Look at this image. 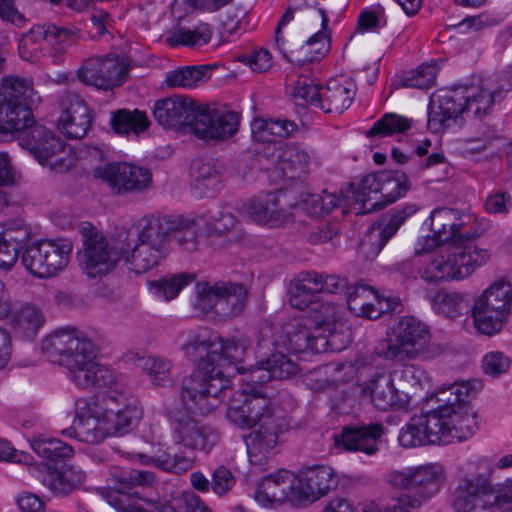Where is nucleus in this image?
Here are the masks:
<instances>
[{
  "label": "nucleus",
  "mask_w": 512,
  "mask_h": 512,
  "mask_svg": "<svg viewBox=\"0 0 512 512\" xmlns=\"http://www.w3.org/2000/svg\"><path fill=\"white\" fill-rule=\"evenodd\" d=\"M469 382L443 385L428 394L421 415L402 428L398 440L402 448L451 445L470 438L475 431V414L469 413Z\"/></svg>",
  "instance_id": "1"
},
{
  "label": "nucleus",
  "mask_w": 512,
  "mask_h": 512,
  "mask_svg": "<svg viewBox=\"0 0 512 512\" xmlns=\"http://www.w3.org/2000/svg\"><path fill=\"white\" fill-rule=\"evenodd\" d=\"M427 221H430L431 231L439 234L440 239L452 242L420 267L419 275L425 282L463 280L489 261V251L474 242L484 229L476 225L471 216L441 207L434 209Z\"/></svg>",
  "instance_id": "2"
},
{
  "label": "nucleus",
  "mask_w": 512,
  "mask_h": 512,
  "mask_svg": "<svg viewBox=\"0 0 512 512\" xmlns=\"http://www.w3.org/2000/svg\"><path fill=\"white\" fill-rule=\"evenodd\" d=\"M338 486L336 470L327 464H305L297 469L279 468L261 477L253 499L265 510L285 505L302 509L327 496Z\"/></svg>",
  "instance_id": "3"
},
{
  "label": "nucleus",
  "mask_w": 512,
  "mask_h": 512,
  "mask_svg": "<svg viewBox=\"0 0 512 512\" xmlns=\"http://www.w3.org/2000/svg\"><path fill=\"white\" fill-rule=\"evenodd\" d=\"M42 351L53 363L65 367L79 388H96V393L120 395L125 391L116 372L96 361L93 342L75 328L59 329L42 341Z\"/></svg>",
  "instance_id": "4"
},
{
  "label": "nucleus",
  "mask_w": 512,
  "mask_h": 512,
  "mask_svg": "<svg viewBox=\"0 0 512 512\" xmlns=\"http://www.w3.org/2000/svg\"><path fill=\"white\" fill-rule=\"evenodd\" d=\"M141 417V408L126 392L120 395L95 393L88 401H77L73 425L62 434L98 445L108 436L129 432Z\"/></svg>",
  "instance_id": "5"
},
{
  "label": "nucleus",
  "mask_w": 512,
  "mask_h": 512,
  "mask_svg": "<svg viewBox=\"0 0 512 512\" xmlns=\"http://www.w3.org/2000/svg\"><path fill=\"white\" fill-rule=\"evenodd\" d=\"M244 399L240 404H231L227 409L228 419L241 428H252L260 424V429L243 436L247 448H274L282 444L276 422L282 418L280 410L266 396L265 386L251 382L252 390L246 391L249 379H241Z\"/></svg>",
  "instance_id": "6"
},
{
  "label": "nucleus",
  "mask_w": 512,
  "mask_h": 512,
  "mask_svg": "<svg viewBox=\"0 0 512 512\" xmlns=\"http://www.w3.org/2000/svg\"><path fill=\"white\" fill-rule=\"evenodd\" d=\"M154 474L147 471L131 470L118 479L117 492H103L107 503L117 512H212L193 492L184 491L166 506L153 498L140 496L138 492L129 494L126 490L151 486Z\"/></svg>",
  "instance_id": "7"
},
{
  "label": "nucleus",
  "mask_w": 512,
  "mask_h": 512,
  "mask_svg": "<svg viewBox=\"0 0 512 512\" xmlns=\"http://www.w3.org/2000/svg\"><path fill=\"white\" fill-rule=\"evenodd\" d=\"M501 97L502 91L474 87L433 94L427 109L428 129L441 133L463 113L481 118L492 111Z\"/></svg>",
  "instance_id": "8"
},
{
  "label": "nucleus",
  "mask_w": 512,
  "mask_h": 512,
  "mask_svg": "<svg viewBox=\"0 0 512 512\" xmlns=\"http://www.w3.org/2000/svg\"><path fill=\"white\" fill-rule=\"evenodd\" d=\"M0 462L21 464L42 473L43 485L55 496H66L82 487L86 475L71 465L59 450H0Z\"/></svg>",
  "instance_id": "9"
},
{
  "label": "nucleus",
  "mask_w": 512,
  "mask_h": 512,
  "mask_svg": "<svg viewBox=\"0 0 512 512\" xmlns=\"http://www.w3.org/2000/svg\"><path fill=\"white\" fill-rule=\"evenodd\" d=\"M206 361L196 365L181 382V402L194 415H207L221 405L231 389L225 371L211 368Z\"/></svg>",
  "instance_id": "10"
},
{
  "label": "nucleus",
  "mask_w": 512,
  "mask_h": 512,
  "mask_svg": "<svg viewBox=\"0 0 512 512\" xmlns=\"http://www.w3.org/2000/svg\"><path fill=\"white\" fill-rule=\"evenodd\" d=\"M40 102L31 77L11 74L0 84V129L14 133L34 123L32 106Z\"/></svg>",
  "instance_id": "11"
},
{
  "label": "nucleus",
  "mask_w": 512,
  "mask_h": 512,
  "mask_svg": "<svg viewBox=\"0 0 512 512\" xmlns=\"http://www.w3.org/2000/svg\"><path fill=\"white\" fill-rule=\"evenodd\" d=\"M409 182L401 172H379L364 176L358 184L351 183L346 198L359 204L356 214H368L395 202L409 190Z\"/></svg>",
  "instance_id": "12"
},
{
  "label": "nucleus",
  "mask_w": 512,
  "mask_h": 512,
  "mask_svg": "<svg viewBox=\"0 0 512 512\" xmlns=\"http://www.w3.org/2000/svg\"><path fill=\"white\" fill-rule=\"evenodd\" d=\"M195 309L203 314L213 313L221 319L238 316L245 308L247 288L231 281L197 282L195 285Z\"/></svg>",
  "instance_id": "13"
},
{
  "label": "nucleus",
  "mask_w": 512,
  "mask_h": 512,
  "mask_svg": "<svg viewBox=\"0 0 512 512\" xmlns=\"http://www.w3.org/2000/svg\"><path fill=\"white\" fill-rule=\"evenodd\" d=\"M73 244L66 238H46L26 245L20 261L26 271L38 279L58 275L70 262Z\"/></svg>",
  "instance_id": "14"
},
{
  "label": "nucleus",
  "mask_w": 512,
  "mask_h": 512,
  "mask_svg": "<svg viewBox=\"0 0 512 512\" xmlns=\"http://www.w3.org/2000/svg\"><path fill=\"white\" fill-rule=\"evenodd\" d=\"M446 470L440 463H427L396 471L389 475L388 482L396 487H410L414 493L406 496L408 508L417 509L437 496L445 485Z\"/></svg>",
  "instance_id": "15"
},
{
  "label": "nucleus",
  "mask_w": 512,
  "mask_h": 512,
  "mask_svg": "<svg viewBox=\"0 0 512 512\" xmlns=\"http://www.w3.org/2000/svg\"><path fill=\"white\" fill-rule=\"evenodd\" d=\"M76 41V34L53 23L32 26L18 42L20 57L28 62H36L41 57L58 59Z\"/></svg>",
  "instance_id": "16"
},
{
  "label": "nucleus",
  "mask_w": 512,
  "mask_h": 512,
  "mask_svg": "<svg viewBox=\"0 0 512 512\" xmlns=\"http://www.w3.org/2000/svg\"><path fill=\"white\" fill-rule=\"evenodd\" d=\"M511 306V285L503 281L493 283L474 303L472 317L477 331L487 336L499 333L508 321Z\"/></svg>",
  "instance_id": "17"
},
{
  "label": "nucleus",
  "mask_w": 512,
  "mask_h": 512,
  "mask_svg": "<svg viewBox=\"0 0 512 512\" xmlns=\"http://www.w3.org/2000/svg\"><path fill=\"white\" fill-rule=\"evenodd\" d=\"M431 339L429 327L414 316L401 317L392 328V336L379 352L388 360L414 359L424 353Z\"/></svg>",
  "instance_id": "18"
},
{
  "label": "nucleus",
  "mask_w": 512,
  "mask_h": 512,
  "mask_svg": "<svg viewBox=\"0 0 512 512\" xmlns=\"http://www.w3.org/2000/svg\"><path fill=\"white\" fill-rule=\"evenodd\" d=\"M83 241V252L80 255V263L91 277H100L110 272L120 259L119 238L113 247L90 223H83L80 228Z\"/></svg>",
  "instance_id": "19"
},
{
  "label": "nucleus",
  "mask_w": 512,
  "mask_h": 512,
  "mask_svg": "<svg viewBox=\"0 0 512 512\" xmlns=\"http://www.w3.org/2000/svg\"><path fill=\"white\" fill-rule=\"evenodd\" d=\"M129 65L116 54L91 56L77 69L78 80L98 90L108 91L121 86L127 78Z\"/></svg>",
  "instance_id": "20"
},
{
  "label": "nucleus",
  "mask_w": 512,
  "mask_h": 512,
  "mask_svg": "<svg viewBox=\"0 0 512 512\" xmlns=\"http://www.w3.org/2000/svg\"><path fill=\"white\" fill-rule=\"evenodd\" d=\"M93 175L119 196L144 192L152 184V173L148 168L127 162L107 163L96 168Z\"/></svg>",
  "instance_id": "21"
},
{
  "label": "nucleus",
  "mask_w": 512,
  "mask_h": 512,
  "mask_svg": "<svg viewBox=\"0 0 512 512\" xmlns=\"http://www.w3.org/2000/svg\"><path fill=\"white\" fill-rule=\"evenodd\" d=\"M14 133H21L20 145L41 165H49L51 169L65 166L64 158L61 156L65 153V144L53 131L34 122L27 129Z\"/></svg>",
  "instance_id": "22"
},
{
  "label": "nucleus",
  "mask_w": 512,
  "mask_h": 512,
  "mask_svg": "<svg viewBox=\"0 0 512 512\" xmlns=\"http://www.w3.org/2000/svg\"><path fill=\"white\" fill-rule=\"evenodd\" d=\"M240 115L231 110L221 111L200 104L193 135L204 141H226L239 129Z\"/></svg>",
  "instance_id": "23"
},
{
  "label": "nucleus",
  "mask_w": 512,
  "mask_h": 512,
  "mask_svg": "<svg viewBox=\"0 0 512 512\" xmlns=\"http://www.w3.org/2000/svg\"><path fill=\"white\" fill-rule=\"evenodd\" d=\"M418 208L414 204L398 206L383 214L372 226V231L365 235L361 249L367 254L377 256L387 242L397 233L400 226L412 215Z\"/></svg>",
  "instance_id": "24"
},
{
  "label": "nucleus",
  "mask_w": 512,
  "mask_h": 512,
  "mask_svg": "<svg viewBox=\"0 0 512 512\" xmlns=\"http://www.w3.org/2000/svg\"><path fill=\"white\" fill-rule=\"evenodd\" d=\"M201 103L185 97H169L158 100L154 106L157 122L169 128H188L193 134V124Z\"/></svg>",
  "instance_id": "25"
},
{
  "label": "nucleus",
  "mask_w": 512,
  "mask_h": 512,
  "mask_svg": "<svg viewBox=\"0 0 512 512\" xmlns=\"http://www.w3.org/2000/svg\"><path fill=\"white\" fill-rule=\"evenodd\" d=\"M497 499L485 477L464 478L453 494L452 506L455 512H472L485 509Z\"/></svg>",
  "instance_id": "26"
},
{
  "label": "nucleus",
  "mask_w": 512,
  "mask_h": 512,
  "mask_svg": "<svg viewBox=\"0 0 512 512\" xmlns=\"http://www.w3.org/2000/svg\"><path fill=\"white\" fill-rule=\"evenodd\" d=\"M120 258L136 274H142L156 267L166 255L141 242L129 232L119 233Z\"/></svg>",
  "instance_id": "27"
},
{
  "label": "nucleus",
  "mask_w": 512,
  "mask_h": 512,
  "mask_svg": "<svg viewBox=\"0 0 512 512\" xmlns=\"http://www.w3.org/2000/svg\"><path fill=\"white\" fill-rule=\"evenodd\" d=\"M283 195L282 191L259 193L245 205V212L259 224L280 226L291 215V206L284 207L281 203Z\"/></svg>",
  "instance_id": "28"
},
{
  "label": "nucleus",
  "mask_w": 512,
  "mask_h": 512,
  "mask_svg": "<svg viewBox=\"0 0 512 512\" xmlns=\"http://www.w3.org/2000/svg\"><path fill=\"white\" fill-rule=\"evenodd\" d=\"M63 107L58 119L59 129L71 139L83 138L92 124V116L85 101L77 94H67L61 102Z\"/></svg>",
  "instance_id": "29"
},
{
  "label": "nucleus",
  "mask_w": 512,
  "mask_h": 512,
  "mask_svg": "<svg viewBox=\"0 0 512 512\" xmlns=\"http://www.w3.org/2000/svg\"><path fill=\"white\" fill-rule=\"evenodd\" d=\"M299 372L298 364L287 355L276 352L270 357L261 358L258 366L252 368L245 377L249 379L246 391H252L251 382L263 385L272 379L284 380L295 376ZM255 390H253L254 392Z\"/></svg>",
  "instance_id": "30"
},
{
  "label": "nucleus",
  "mask_w": 512,
  "mask_h": 512,
  "mask_svg": "<svg viewBox=\"0 0 512 512\" xmlns=\"http://www.w3.org/2000/svg\"><path fill=\"white\" fill-rule=\"evenodd\" d=\"M366 390L370 392L374 406L384 411L389 408H406L411 400L409 391L395 386V380L391 374H379L372 378Z\"/></svg>",
  "instance_id": "31"
},
{
  "label": "nucleus",
  "mask_w": 512,
  "mask_h": 512,
  "mask_svg": "<svg viewBox=\"0 0 512 512\" xmlns=\"http://www.w3.org/2000/svg\"><path fill=\"white\" fill-rule=\"evenodd\" d=\"M347 305L355 316L368 319H376L390 309L387 299L381 298L374 288L364 284L349 288Z\"/></svg>",
  "instance_id": "32"
},
{
  "label": "nucleus",
  "mask_w": 512,
  "mask_h": 512,
  "mask_svg": "<svg viewBox=\"0 0 512 512\" xmlns=\"http://www.w3.org/2000/svg\"><path fill=\"white\" fill-rule=\"evenodd\" d=\"M172 439L174 445L184 448H213L219 435L211 428L199 427L191 418H184L173 424Z\"/></svg>",
  "instance_id": "33"
},
{
  "label": "nucleus",
  "mask_w": 512,
  "mask_h": 512,
  "mask_svg": "<svg viewBox=\"0 0 512 512\" xmlns=\"http://www.w3.org/2000/svg\"><path fill=\"white\" fill-rule=\"evenodd\" d=\"M385 428L380 423L344 426L339 434H334L336 448H376Z\"/></svg>",
  "instance_id": "34"
},
{
  "label": "nucleus",
  "mask_w": 512,
  "mask_h": 512,
  "mask_svg": "<svg viewBox=\"0 0 512 512\" xmlns=\"http://www.w3.org/2000/svg\"><path fill=\"white\" fill-rule=\"evenodd\" d=\"M249 347L250 342L246 336H233L225 340L215 335L211 350L215 358L214 365L223 371L234 365L235 369L242 373L244 368L237 367V364L245 359Z\"/></svg>",
  "instance_id": "35"
},
{
  "label": "nucleus",
  "mask_w": 512,
  "mask_h": 512,
  "mask_svg": "<svg viewBox=\"0 0 512 512\" xmlns=\"http://www.w3.org/2000/svg\"><path fill=\"white\" fill-rule=\"evenodd\" d=\"M357 87L352 79L338 77L330 79L322 91V110L341 114L353 103Z\"/></svg>",
  "instance_id": "36"
},
{
  "label": "nucleus",
  "mask_w": 512,
  "mask_h": 512,
  "mask_svg": "<svg viewBox=\"0 0 512 512\" xmlns=\"http://www.w3.org/2000/svg\"><path fill=\"white\" fill-rule=\"evenodd\" d=\"M213 34V26L207 22L199 21L190 26L179 22L168 31L165 41L172 48L178 46L202 47L211 41Z\"/></svg>",
  "instance_id": "37"
},
{
  "label": "nucleus",
  "mask_w": 512,
  "mask_h": 512,
  "mask_svg": "<svg viewBox=\"0 0 512 512\" xmlns=\"http://www.w3.org/2000/svg\"><path fill=\"white\" fill-rule=\"evenodd\" d=\"M173 216L151 215L145 225L134 237L141 242L167 255L171 244Z\"/></svg>",
  "instance_id": "38"
},
{
  "label": "nucleus",
  "mask_w": 512,
  "mask_h": 512,
  "mask_svg": "<svg viewBox=\"0 0 512 512\" xmlns=\"http://www.w3.org/2000/svg\"><path fill=\"white\" fill-rule=\"evenodd\" d=\"M138 457L142 464L169 472L187 471L195 461L193 450H149V453H141Z\"/></svg>",
  "instance_id": "39"
},
{
  "label": "nucleus",
  "mask_w": 512,
  "mask_h": 512,
  "mask_svg": "<svg viewBox=\"0 0 512 512\" xmlns=\"http://www.w3.org/2000/svg\"><path fill=\"white\" fill-rule=\"evenodd\" d=\"M214 340L215 335H208L202 330L184 331L178 337L179 347L189 359L197 361V364L203 360L210 364L209 369H219L214 365L215 358L211 352Z\"/></svg>",
  "instance_id": "40"
},
{
  "label": "nucleus",
  "mask_w": 512,
  "mask_h": 512,
  "mask_svg": "<svg viewBox=\"0 0 512 512\" xmlns=\"http://www.w3.org/2000/svg\"><path fill=\"white\" fill-rule=\"evenodd\" d=\"M193 189L199 197H213L222 188L218 165L211 159H197L191 165Z\"/></svg>",
  "instance_id": "41"
},
{
  "label": "nucleus",
  "mask_w": 512,
  "mask_h": 512,
  "mask_svg": "<svg viewBox=\"0 0 512 512\" xmlns=\"http://www.w3.org/2000/svg\"><path fill=\"white\" fill-rule=\"evenodd\" d=\"M310 154L297 143H286L277 150V164L290 179L300 178L309 171Z\"/></svg>",
  "instance_id": "42"
},
{
  "label": "nucleus",
  "mask_w": 512,
  "mask_h": 512,
  "mask_svg": "<svg viewBox=\"0 0 512 512\" xmlns=\"http://www.w3.org/2000/svg\"><path fill=\"white\" fill-rule=\"evenodd\" d=\"M172 222L171 242H175L184 251H195L198 247L199 233H204L205 218L178 215L173 216Z\"/></svg>",
  "instance_id": "43"
},
{
  "label": "nucleus",
  "mask_w": 512,
  "mask_h": 512,
  "mask_svg": "<svg viewBox=\"0 0 512 512\" xmlns=\"http://www.w3.org/2000/svg\"><path fill=\"white\" fill-rule=\"evenodd\" d=\"M338 334L330 331L327 337L313 336L306 326L297 324L296 330L287 331V340L289 348L294 352H305L307 350H318L316 343L323 341V346H330L333 350H341L349 342L347 339L343 345H336Z\"/></svg>",
  "instance_id": "44"
},
{
  "label": "nucleus",
  "mask_w": 512,
  "mask_h": 512,
  "mask_svg": "<svg viewBox=\"0 0 512 512\" xmlns=\"http://www.w3.org/2000/svg\"><path fill=\"white\" fill-rule=\"evenodd\" d=\"M211 77L208 65L184 66L166 73L169 87L191 89L207 82Z\"/></svg>",
  "instance_id": "45"
},
{
  "label": "nucleus",
  "mask_w": 512,
  "mask_h": 512,
  "mask_svg": "<svg viewBox=\"0 0 512 512\" xmlns=\"http://www.w3.org/2000/svg\"><path fill=\"white\" fill-rule=\"evenodd\" d=\"M194 273L181 272L149 282L150 290L159 299L169 301L176 298L182 289L195 281Z\"/></svg>",
  "instance_id": "46"
},
{
  "label": "nucleus",
  "mask_w": 512,
  "mask_h": 512,
  "mask_svg": "<svg viewBox=\"0 0 512 512\" xmlns=\"http://www.w3.org/2000/svg\"><path fill=\"white\" fill-rule=\"evenodd\" d=\"M139 367L145 372L155 386H167L172 383V363L161 356L148 355L139 358Z\"/></svg>",
  "instance_id": "47"
},
{
  "label": "nucleus",
  "mask_w": 512,
  "mask_h": 512,
  "mask_svg": "<svg viewBox=\"0 0 512 512\" xmlns=\"http://www.w3.org/2000/svg\"><path fill=\"white\" fill-rule=\"evenodd\" d=\"M413 120L396 113H385L367 131L369 138H383L394 134L405 133L412 127Z\"/></svg>",
  "instance_id": "48"
},
{
  "label": "nucleus",
  "mask_w": 512,
  "mask_h": 512,
  "mask_svg": "<svg viewBox=\"0 0 512 512\" xmlns=\"http://www.w3.org/2000/svg\"><path fill=\"white\" fill-rule=\"evenodd\" d=\"M111 125L119 134H139L148 128L149 120L146 114L139 110H118L112 113Z\"/></svg>",
  "instance_id": "49"
},
{
  "label": "nucleus",
  "mask_w": 512,
  "mask_h": 512,
  "mask_svg": "<svg viewBox=\"0 0 512 512\" xmlns=\"http://www.w3.org/2000/svg\"><path fill=\"white\" fill-rule=\"evenodd\" d=\"M316 295L319 293H338L342 290L346 282L337 275H326L315 271L301 272L296 276Z\"/></svg>",
  "instance_id": "50"
},
{
  "label": "nucleus",
  "mask_w": 512,
  "mask_h": 512,
  "mask_svg": "<svg viewBox=\"0 0 512 512\" xmlns=\"http://www.w3.org/2000/svg\"><path fill=\"white\" fill-rule=\"evenodd\" d=\"M205 218L204 234L210 240L222 238L231 232L237 224L236 217L229 211L209 212Z\"/></svg>",
  "instance_id": "51"
},
{
  "label": "nucleus",
  "mask_w": 512,
  "mask_h": 512,
  "mask_svg": "<svg viewBox=\"0 0 512 512\" xmlns=\"http://www.w3.org/2000/svg\"><path fill=\"white\" fill-rule=\"evenodd\" d=\"M43 322L44 318L39 309L32 305H25L13 315L12 326L15 331L31 336L37 332Z\"/></svg>",
  "instance_id": "52"
},
{
  "label": "nucleus",
  "mask_w": 512,
  "mask_h": 512,
  "mask_svg": "<svg viewBox=\"0 0 512 512\" xmlns=\"http://www.w3.org/2000/svg\"><path fill=\"white\" fill-rule=\"evenodd\" d=\"M438 67L433 63H423L404 74L400 83L405 88L429 89L435 84Z\"/></svg>",
  "instance_id": "53"
},
{
  "label": "nucleus",
  "mask_w": 512,
  "mask_h": 512,
  "mask_svg": "<svg viewBox=\"0 0 512 512\" xmlns=\"http://www.w3.org/2000/svg\"><path fill=\"white\" fill-rule=\"evenodd\" d=\"M321 14V26L322 30L313 34L302 46V49L306 50L304 61L311 62L313 60L321 59L329 50V39L324 31L328 26V16L324 9H319Z\"/></svg>",
  "instance_id": "54"
},
{
  "label": "nucleus",
  "mask_w": 512,
  "mask_h": 512,
  "mask_svg": "<svg viewBox=\"0 0 512 512\" xmlns=\"http://www.w3.org/2000/svg\"><path fill=\"white\" fill-rule=\"evenodd\" d=\"M232 0H175L172 5V14L179 21L194 10L211 13L220 10Z\"/></svg>",
  "instance_id": "55"
},
{
  "label": "nucleus",
  "mask_w": 512,
  "mask_h": 512,
  "mask_svg": "<svg viewBox=\"0 0 512 512\" xmlns=\"http://www.w3.org/2000/svg\"><path fill=\"white\" fill-rule=\"evenodd\" d=\"M464 297L457 292L438 291L432 300L433 308L449 318L457 317L464 308Z\"/></svg>",
  "instance_id": "56"
},
{
  "label": "nucleus",
  "mask_w": 512,
  "mask_h": 512,
  "mask_svg": "<svg viewBox=\"0 0 512 512\" xmlns=\"http://www.w3.org/2000/svg\"><path fill=\"white\" fill-rule=\"evenodd\" d=\"M391 375L398 382L401 390H404L406 386L423 389L429 384L426 371L414 364L405 365L401 370L394 371Z\"/></svg>",
  "instance_id": "57"
},
{
  "label": "nucleus",
  "mask_w": 512,
  "mask_h": 512,
  "mask_svg": "<svg viewBox=\"0 0 512 512\" xmlns=\"http://www.w3.org/2000/svg\"><path fill=\"white\" fill-rule=\"evenodd\" d=\"M502 19L489 13H481L475 16H467L457 24H450L459 30L460 33H469L471 31H479L485 27L497 25Z\"/></svg>",
  "instance_id": "58"
},
{
  "label": "nucleus",
  "mask_w": 512,
  "mask_h": 512,
  "mask_svg": "<svg viewBox=\"0 0 512 512\" xmlns=\"http://www.w3.org/2000/svg\"><path fill=\"white\" fill-rule=\"evenodd\" d=\"M5 242L11 243L16 246L19 250L25 248L28 245L31 238V230L28 226L22 223H10L5 229L0 232Z\"/></svg>",
  "instance_id": "59"
},
{
  "label": "nucleus",
  "mask_w": 512,
  "mask_h": 512,
  "mask_svg": "<svg viewBox=\"0 0 512 512\" xmlns=\"http://www.w3.org/2000/svg\"><path fill=\"white\" fill-rule=\"evenodd\" d=\"M510 367V359L500 351H491L484 355L482 368L486 375L497 377L506 373Z\"/></svg>",
  "instance_id": "60"
},
{
  "label": "nucleus",
  "mask_w": 512,
  "mask_h": 512,
  "mask_svg": "<svg viewBox=\"0 0 512 512\" xmlns=\"http://www.w3.org/2000/svg\"><path fill=\"white\" fill-rule=\"evenodd\" d=\"M295 99L302 100L303 104H309L322 110V91L318 85L298 82L294 90Z\"/></svg>",
  "instance_id": "61"
},
{
  "label": "nucleus",
  "mask_w": 512,
  "mask_h": 512,
  "mask_svg": "<svg viewBox=\"0 0 512 512\" xmlns=\"http://www.w3.org/2000/svg\"><path fill=\"white\" fill-rule=\"evenodd\" d=\"M512 209V197L506 191L490 193L485 200V210L489 214L506 215Z\"/></svg>",
  "instance_id": "62"
},
{
  "label": "nucleus",
  "mask_w": 512,
  "mask_h": 512,
  "mask_svg": "<svg viewBox=\"0 0 512 512\" xmlns=\"http://www.w3.org/2000/svg\"><path fill=\"white\" fill-rule=\"evenodd\" d=\"M385 23V11L381 5L363 10L358 18V28L362 32L373 30Z\"/></svg>",
  "instance_id": "63"
},
{
  "label": "nucleus",
  "mask_w": 512,
  "mask_h": 512,
  "mask_svg": "<svg viewBox=\"0 0 512 512\" xmlns=\"http://www.w3.org/2000/svg\"><path fill=\"white\" fill-rule=\"evenodd\" d=\"M313 214H329L335 208L340 207L344 198L335 193L323 192V195H312L310 199Z\"/></svg>",
  "instance_id": "64"
}]
</instances>
